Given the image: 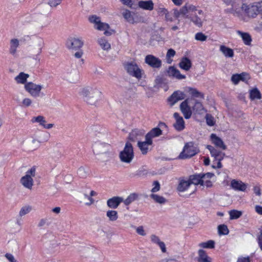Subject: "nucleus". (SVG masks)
<instances>
[{
    "mask_svg": "<svg viewBox=\"0 0 262 262\" xmlns=\"http://www.w3.org/2000/svg\"><path fill=\"white\" fill-rule=\"evenodd\" d=\"M78 94L85 102L91 105L101 100L102 97L100 89L93 85L82 86L79 89Z\"/></svg>",
    "mask_w": 262,
    "mask_h": 262,
    "instance_id": "obj_1",
    "label": "nucleus"
},
{
    "mask_svg": "<svg viewBox=\"0 0 262 262\" xmlns=\"http://www.w3.org/2000/svg\"><path fill=\"white\" fill-rule=\"evenodd\" d=\"M107 134L98 133L94 138L95 142L93 144L92 148L93 152L96 155H99L107 152H111V146L110 144L101 141H107Z\"/></svg>",
    "mask_w": 262,
    "mask_h": 262,
    "instance_id": "obj_2",
    "label": "nucleus"
},
{
    "mask_svg": "<svg viewBox=\"0 0 262 262\" xmlns=\"http://www.w3.org/2000/svg\"><path fill=\"white\" fill-rule=\"evenodd\" d=\"M89 20L94 25V28L99 31H103L106 36H110L114 32L107 23L102 22L101 18L96 15H92L89 17Z\"/></svg>",
    "mask_w": 262,
    "mask_h": 262,
    "instance_id": "obj_3",
    "label": "nucleus"
},
{
    "mask_svg": "<svg viewBox=\"0 0 262 262\" xmlns=\"http://www.w3.org/2000/svg\"><path fill=\"white\" fill-rule=\"evenodd\" d=\"M198 152L199 149L194 146L193 142H187L185 143L178 159L180 160L189 159L197 154Z\"/></svg>",
    "mask_w": 262,
    "mask_h": 262,
    "instance_id": "obj_4",
    "label": "nucleus"
},
{
    "mask_svg": "<svg viewBox=\"0 0 262 262\" xmlns=\"http://www.w3.org/2000/svg\"><path fill=\"white\" fill-rule=\"evenodd\" d=\"M35 174L36 168L35 167H32L26 171L25 176L21 178L20 183L25 188L32 190L34 185L33 178L35 177Z\"/></svg>",
    "mask_w": 262,
    "mask_h": 262,
    "instance_id": "obj_5",
    "label": "nucleus"
},
{
    "mask_svg": "<svg viewBox=\"0 0 262 262\" xmlns=\"http://www.w3.org/2000/svg\"><path fill=\"white\" fill-rule=\"evenodd\" d=\"M134 155L133 147L129 142H127L122 151L120 153V158L122 162L129 163L133 159Z\"/></svg>",
    "mask_w": 262,
    "mask_h": 262,
    "instance_id": "obj_6",
    "label": "nucleus"
},
{
    "mask_svg": "<svg viewBox=\"0 0 262 262\" xmlns=\"http://www.w3.org/2000/svg\"><path fill=\"white\" fill-rule=\"evenodd\" d=\"M125 69L130 75L138 79L142 78L144 73L143 71L134 62L127 63L125 65Z\"/></svg>",
    "mask_w": 262,
    "mask_h": 262,
    "instance_id": "obj_7",
    "label": "nucleus"
},
{
    "mask_svg": "<svg viewBox=\"0 0 262 262\" xmlns=\"http://www.w3.org/2000/svg\"><path fill=\"white\" fill-rule=\"evenodd\" d=\"M207 148L209 150L211 157L214 158V161H216V167L221 168L222 167L221 161L225 156V154L211 145H207Z\"/></svg>",
    "mask_w": 262,
    "mask_h": 262,
    "instance_id": "obj_8",
    "label": "nucleus"
},
{
    "mask_svg": "<svg viewBox=\"0 0 262 262\" xmlns=\"http://www.w3.org/2000/svg\"><path fill=\"white\" fill-rule=\"evenodd\" d=\"M45 46V41L42 37H37L32 42L31 47V52L35 55H39L42 52Z\"/></svg>",
    "mask_w": 262,
    "mask_h": 262,
    "instance_id": "obj_9",
    "label": "nucleus"
},
{
    "mask_svg": "<svg viewBox=\"0 0 262 262\" xmlns=\"http://www.w3.org/2000/svg\"><path fill=\"white\" fill-rule=\"evenodd\" d=\"M25 89L32 97H38L40 96L42 86L29 82L25 84Z\"/></svg>",
    "mask_w": 262,
    "mask_h": 262,
    "instance_id": "obj_10",
    "label": "nucleus"
},
{
    "mask_svg": "<svg viewBox=\"0 0 262 262\" xmlns=\"http://www.w3.org/2000/svg\"><path fill=\"white\" fill-rule=\"evenodd\" d=\"M66 45L68 49L76 51L82 48L83 46V41L81 38L73 37L69 39Z\"/></svg>",
    "mask_w": 262,
    "mask_h": 262,
    "instance_id": "obj_11",
    "label": "nucleus"
},
{
    "mask_svg": "<svg viewBox=\"0 0 262 262\" xmlns=\"http://www.w3.org/2000/svg\"><path fill=\"white\" fill-rule=\"evenodd\" d=\"M122 15L125 20L130 24L138 23L141 21V17L137 13H132L128 10H125Z\"/></svg>",
    "mask_w": 262,
    "mask_h": 262,
    "instance_id": "obj_12",
    "label": "nucleus"
},
{
    "mask_svg": "<svg viewBox=\"0 0 262 262\" xmlns=\"http://www.w3.org/2000/svg\"><path fill=\"white\" fill-rule=\"evenodd\" d=\"M247 187L248 184L241 180L233 179L230 182V187L235 191L245 192L246 191Z\"/></svg>",
    "mask_w": 262,
    "mask_h": 262,
    "instance_id": "obj_13",
    "label": "nucleus"
},
{
    "mask_svg": "<svg viewBox=\"0 0 262 262\" xmlns=\"http://www.w3.org/2000/svg\"><path fill=\"white\" fill-rule=\"evenodd\" d=\"M32 123H37L42 127L45 129H50L54 126L53 123H47L45 117L42 116H37L33 117L31 119Z\"/></svg>",
    "mask_w": 262,
    "mask_h": 262,
    "instance_id": "obj_14",
    "label": "nucleus"
},
{
    "mask_svg": "<svg viewBox=\"0 0 262 262\" xmlns=\"http://www.w3.org/2000/svg\"><path fill=\"white\" fill-rule=\"evenodd\" d=\"M145 62L154 68H159L162 64L161 60L152 55H148L145 57Z\"/></svg>",
    "mask_w": 262,
    "mask_h": 262,
    "instance_id": "obj_15",
    "label": "nucleus"
},
{
    "mask_svg": "<svg viewBox=\"0 0 262 262\" xmlns=\"http://www.w3.org/2000/svg\"><path fill=\"white\" fill-rule=\"evenodd\" d=\"M180 108L185 119L190 118L192 113L190 107L188 105V100H185L181 103Z\"/></svg>",
    "mask_w": 262,
    "mask_h": 262,
    "instance_id": "obj_16",
    "label": "nucleus"
},
{
    "mask_svg": "<svg viewBox=\"0 0 262 262\" xmlns=\"http://www.w3.org/2000/svg\"><path fill=\"white\" fill-rule=\"evenodd\" d=\"M185 98V95L183 92L180 91H177L174 92L168 100L170 106H172L177 102L183 100Z\"/></svg>",
    "mask_w": 262,
    "mask_h": 262,
    "instance_id": "obj_17",
    "label": "nucleus"
},
{
    "mask_svg": "<svg viewBox=\"0 0 262 262\" xmlns=\"http://www.w3.org/2000/svg\"><path fill=\"white\" fill-rule=\"evenodd\" d=\"M213 173H201V186L210 187L212 186L211 179L214 177Z\"/></svg>",
    "mask_w": 262,
    "mask_h": 262,
    "instance_id": "obj_18",
    "label": "nucleus"
},
{
    "mask_svg": "<svg viewBox=\"0 0 262 262\" xmlns=\"http://www.w3.org/2000/svg\"><path fill=\"white\" fill-rule=\"evenodd\" d=\"M152 140L145 138V141H138V146L140 149L142 154L146 155L149 150V147L152 145Z\"/></svg>",
    "mask_w": 262,
    "mask_h": 262,
    "instance_id": "obj_19",
    "label": "nucleus"
},
{
    "mask_svg": "<svg viewBox=\"0 0 262 262\" xmlns=\"http://www.w3.org/2000/svg\"><path fill=\"white\" fill-rule=\"evenodd\" d=\"M210 140L212 143L217 148L222 150H226L227 149V146L225 145L223 141L215 134H211Z\"/></svg>",
    "mask_w": 262,
    "mask_h": 262,
    "instance_id": "obj_20",
    "label": "nucleus"
},
{
    "mask_svg": "<svg viewBox=\"0 0 262 262\" xmlns=\"http://www.w3.org/2000/svg\"><path fill=\"white\" fill-rule=\"evenodd\" d=\"M173 117L176 119V122L173 124L174 128L178 131H181L185 128V122L182 117L178 113H174Z\"/></svg>",
    "mask_w": 262,
    "mask_h": 262,
    "instance_id": "obj_21",
    "label": "nucleus"
},
{
    "mask_svg": "<svg viewBox=\"0 0 262 262\" xmlns=\"http://www.w3.org/2000/svg\"><path fill=\"white\" fill-rule=\"evenodd\" d=\"M190 189L189 191L190 193H193L195 191L193 186H192L189 180H182L181 181L178 187V189L180 191H184Z\"/></svg>",
    "mask_w": 262,
    "mask_h": 262,
    "instance_id": "obj_22",
    "label": "nucleus"
},
{
    "mask_svg": "<svg viewBox=\"0 0 262 262\" xmlns=\"http://www.w3.org/2000/svg\"><path fill=\"white\" fill-rule=\"evenodd\" d=\"M144 132L142 130L134 129L129 135V140L132 142L140 141L139 140L144 136Z\"/></svg>",
    "mask_w": 262,
    "mask_h": 262,
    "instance_id": "obj_23",
    "label": "nucleus"
},
{
    "mask_svg": "<svg viewBox=\"0 0 262 262\" xmlns=\"http://www.w3.org/2000/svg\"><path fill=\"white\" fill-rule=\"evenodd\" d=\"M123 201L121 197L114 196L107 201V205L108 207L113 209L117 208L120 204Z\"/></svg>",
    "mask_w": 262,
    "mask_h": 262,
    "instance_id": "obj_24",
    "label": "nucleus"
},
{
    "mask_svg": "<svg viewBox=\"0 0 262 262\" xmlns=\"http://www.w3.org/2000/svg\"><path fill=\"white\" fill-rule=\"evenodd\" d=\"M167 72L169 76L174 77L179 80L186 78L185 75L181 74L180 72L174 67H170L167 70Z\"/></svg>",
    "mask_w": 262,
    "mask_h": 262,
    "instance_id": "obj_25",
    "label": "nucleus"
},
{
    "mask_svg": "<svg viewBox=\"0 0 262 262\" xmlns=\"http://www.w3.org/2000/svg\"><path fill=\"white\" fill-rule=\"evenodd\" d=\"M19 46V41L17 38H12L10 40L9 53L13 56L17 55V49Z\"/></svg>",
    "mask_w": 262,
    "mask_h": 262,
    "instance_id": "obj_26",
    "label": "nucleus"
},
{
    "mask_svg": "<svg viewBox=\"0 0 262 262\" xmlns=\"http://www.w3.org/2000/svg\"><path fill=\"white\" fill-rule=\"evenodd\" d=\"M179 66L181 69L188 71L192 67V62L189 58L184 57L181 59Z\"/></svg>",
    "mask_w": 262,
    "mask_h": 262,
    "instance_id": "obj_27",
    "label": "nucleus"
},
{
    "mask_svg": "<svg viewBox=\"0 0 262 262\" xmlns=\"http://www.w3.org/2000/svg\"><path fill=\"white\" fill-rule=\"evenodd\" d=\"M138 7L143 10L152 11L154 4L152 0L140 1L138 2Z\"/></svg>",
    "mask_w": 262,
    "mask_h": 262,
    "instance_id": "obj_28",
    "label": "nucleus"
},
{
    "mask_svg": "<svg viewBox=\"0 0 262 262\" xmlns=\"http://www.w3.org/2000/svg\"><path fill=\"white\" fill-rule=\"evenodd\" d=\"M198 262H212V259L204 250L200 249L198 251Z\"/></svg>",
    "mask_w": 262,
    "mask_h": 262,
    "instance_id": "obj_29",
    "label": "nucleus"
},
{
    "mask_svg": "<svg viewBox=\"0 0 262 262\" xmlns=\"http://www.w3.org/2000/svg\"><path fill=\"white\" fill-rule=\"evenodd\" d=\"M80 200V203L89 206L94 203V200L86 192L81 195Z\"/></svg>",
    "mask_w": 262,
    "mask_h": 262,
    "instance_id": "obj_30",
    "label": "nucleus"
},
{
    "mask_svg": "<svg viewBox=\"0 0 262 262\" xmlns=\"http://www.w3.org/2000/svg\"><path fill=\"white\" fill-rule=\"evenodd\" d=\"M220 51L225 57L232 58L234 56L233 50L225 45H222L220 46Z\"/></svg>",
    "mask_w": 262,
    "mask_h": 262,
    "instance_id": "obj_31",
    "label": "nucleus"
},
{
    "mask_svg": "<svg viewBox=\"0 0 262 262\" xmlns=\"http://www.w3.org/2000/svg\"><path fill=\"white\" fill-rule=\"evenodd\" d=\"M106 216L110 222H115L119 218L118 212L115 210H108L106 212Z\"/></svg>",
    "mask_w": 262,
    "mask_h": 262,
    "instance_id": "obj_32",
    "label": "nucleus"
},
{
    "mask_svg": "<svg viewBox=\"0 0 262 262\" xmlns=\"http://www.w3.org/2000/svg\"><path fill=\"white\" fill-rule=\"evenodd\" d=\"M192 186L195 189V186L200 185L201 186V173L191 176L189 179Z\"/></svg>",
    "mask_w": 262,
    "mask_h": 262,
    "instance_id": "obj_33",
    "label": "nucleus"
},
{
    "mask_svg": "<svg viewBox=\"0 0 262 262\" xmlns=\"http://www.w3.org/2000/svg\"><path fill=\"white\" fill-rule=\"evenodd\" d=\"M162 134V130L158 127L152 129L146 135L145 138L152 140L153 138L159 136Z\"/></svg>",
    "mask_w": 262,
    "mask_h": 262,
    "instance_id": "obj_34",
    "label": "nucleus"
},
{
    "mask_svg": "<svg viewBox=\"0 0 262 262\" xmlns=\"http://www.w3.org/2000/svg\"><path fill=\"white\" fill-rule=\"evenodd\" d=\"M237 33L242 38L245 45H250L251 44L252 39L249 33L241 31H237Z\"/></svg>",
    "mask_w": 262,
    "mask_h": 262,
    "instance_id": "obj_35",
    "label": "nucleus"
},
{
    "mask_svg": "<svg viewBox=\"0 0 262 262\" xmlns=\"http://www.w3.org/2000/svg\"><path fill=\"white\" fill-rule=\"evenodd\" d=\"M29 77V74H26L24 72H21L18 75L15 77V80L17 83L25 84Z\"/></svg>",
    "mask_w": 262,
    "mask_h": 262,
    "instance_id": "obj_36",
    "label": "nucleus"
},
{
    "mask_svg": "<svg viewBox=\"0 0 262 262\" xmlns=\"http://www.w3.org/2000/svg\"><path fill=\"white\" fill-rule=\"evenodd\" d=\"M98 42L101 48L105 51H108L111 49V46L110 42L104 37L98 39Z\"/></svg>",
    "mask_w": 262,
    "mask_h": 262,
    "instance_id": "obj_37",
    "label": "nucleus"
},
{
    "mask_svg": "<svg viewBox=\"0 0 262 262\" xmlns=\"http://www.w3.org/2000/svg\"><path fill=\"white\" fill-rule=\"evenodd\" d=\"M187 17L189 18L195 25L199 27H201L202 26V19L196 15V14H194L193 15H191L189 17L188 16H187Z\"/></svg>",
    "mask_w": 262,
    "mask_h": 262,
    "instance_id": "obj_38",
    "label": "nucleus"
},
{
    "mask_svg": "<svg viewBox=\"0 0 262 262\" xmlns=\"http://www.w3.org/2000/svg\"><path fill=\"white\" fill-rule=\"evenodd\" d=\"M150 197L156 203L163 204L166 202V200L162 196L155 193H151Z\"/></svg>",
    "mask_w": 262,
    "mask_h": 262,
    "instance_id": "obj_39",
    "label": "nucleus"
},
{
    "mask_svg": "<svg viewBox=\"0 0 262 262\" xmlns=\"http://www.w3.org/2000/svg\"><path fill=\"white\" fill-rule=\"evenodd\" d=\"M215 242L209 240L205 242H202L199 244V246L202 248L213 249L214 248Z\"/></svg>",
    "mask_w": 262,
    "mask_h": 262,
    "instance_id": "obj_40",
    "label": "nucleus"
},
{
    "mask_svg": "<svg viewBox=\"0 0 262 262\" xmlns=\"http://www.w3.org/2000/svg\"><path fill=\"white\" fill-rule=\"evenodd\" d=\"M250 98L251 100L260 99L261 94L257 89H253L250 91Z\"/></svg>",
    "mask_w": 262,
    "mask_h": 262,
    "instance_id": "obj_41",
    "label": "nucleus"
},
{
    "mask_svg": "<svg viewBox=\"0 0 262 262\" xmlns=\"http://www.w3.org/2000/svg\"><path fill=\"white\" fill-rule=\"evenodd\" d=\"M188 13L190 16L196 14V12L200 15L203 14V11L201 10H198L195 6L191 5H187Z\"/></svg>",
    "mask_w": 262,
    "mask_h": 262,
    "instance_id": "obj_42",
    "label": "nucleus"
},
{
    "mask_svg": "<svg viewBox=\"0 0 262 262\" xmlns=\"http://www.w3.org/2000/svg\"><path fill=\"white\" fill-rule=\"evenodd\" d=\"M242 211L237 210H232L229 212L230 220H235L239 218L242 215Z\"/></svg>",
    "mask_w": 262,
    "mask_h": 262,
    "instance_id": "obj_43",
    "label": "nucleus"
},
{
    "mask_svg": "<svg viewBox=\"0 0 262 262\" xmlns=\"http://www.w3.org/2000/svg\"><path fill=\"white\" fill-rule=\"evenodd\" d=\"M138 195L136 193L130 194L125 200H123V202L125 205H128L137 199Z\"/></svg>",
    "mask_w": 262,
    "mask_h": 262,
    "instance_id": "obj_44",
    "label": "nucleus"
},
{
    "mask_svg": "<svg viewBox=\"0 0 262 262\" xmlns=\"http://www.w3.org/2000/svg\"><path fill=\"white\" fill-rule=\"evenodd\" d=\"M188 92L192 96L204 98V95L195 89L189 88L188 89Z\"/></svg>",
    "mask_w": 262,
    "mask_h": 262,
    "instance_id": "obj_45",
    "label": "nucleus"
},
{
    "mask_svg": "<svg viewBox=\"0 0 262 262\" xmlns=\"http://www.w3.org/2000/svg\"><path fill=\"white\" fill-rule=\"evenodd\" d=\"M218 232L220 235H227L229 233L228 227L225 225H220L217 227Z\"/></svg>",
    "mask_w": 262,
    "mask_h": 262,
    "instance_id": "obj_46",
    "label": "nucleus"
},
{
    "mask_svg": "<svg viewBox=\"0 0 262 262\" xmlns=\"http://www.w3.org/2000/svg\"><path fill=\"white\" fill-rule=\"evenodd\" d=\"M26 146L31 149H35L39 145V142L35 140L31 141H27L26 142Z\"/></svg>",
    "mask_w": 262,
    "mask_h": 262,
    "instance_id": "obj_47",
    "label": "nucleus"
},
{
    "mask_svg": "<svg viewBox=\"0 0 262 262\" xmlns=\"http://www.w3.org/2000/svg\"><path fill=\"white\" fill-rule=\"evenodd\" d=\"M32 210V208L30 206H26L21 208L19 211V215L20 216H23L25 215L26 214L29 213Z\"/></svg>",
    "mask_w": 262,
    "mask_h": 262,
    "instance_id": "obj_48",
    "label": "nucleus"
},
{
    "mask_svg": "<svg viewBox=\"0 0 262 262\" xmlns=\"http://www.w3.org/2000/svg\"><path fill=\"white\" fill-rule=\"evenodd\" d=\"M195 39L200 41H205L207 38V36L202 32H199L195 34Z\"/></svg>",
    "mask_w": 262,
    "mask_h": 262,
    "instance_id": "obj_49",
    "label": "nucleus"
},
{
    "mask_svg": "<svg viewBox=\"0 0 262 262\" xmlns=\"http://www.w3.org/2000/svg\"><path fill=\"white\" fill-rule=\"evenodd\" d=\"M83 55V51L81 49H78L76 51V52L74 53L73 55L77 59H80L81 58V61L82 63H84V60L81 57H82Z\"/></svg>",
    "mask_w": 262,
    "mask_h": 262,
    "instance_id": "obj_50",
    "label": "nucleus"
},
{
    "mask_svg": "<svg viewBox=\"0 0 262 262\" xmlns=\"http://www.w3.org/2000/svg\"><path fill=\"white\" fill-rule=\"evenodd\" d=\"M32 100L31 99L29 98H24L21 102V106L23 107H28L32 105Z\"/></svg>",
    "mask_w": 262,
    "mask_h": 262,
    "instance_id": "obj_51",
    "label": "nucleus"
},
{
    "mask_svg": "<svg viewBox=\"0 0 262 262\" xmlns=\"http://www.w3.org/2000/svg\"><path fill=\"white\" fill-rule=\"evenodd\" d=\"M206 123L210 126H213L215 124L213 117L209 114H206L205 116Z\"/></svg>",
    "mask_w": 262,
    "mask_h": 262,
    "instance_id": "obj_52",
    "label": "nucleus"
},
{
    "mask_svg": "<svg viewBox=\"0 0 262 262\" xmlns=\"http://www.w3.org/2000/svg\"><path fill=\"white\" fill-rule=\"evenodd\" d=\"M194 108L196 110V111L199 113L201 114L203 113V111L206 112L203 106V105L201 103L199 102H196L195 105L194 106Z\"/></svg>",
    "mask_w": 262,
    "mask_h": 262,
    "instance_id": "obj_53",
    "label": "nucleus"
},
{
    "mask_svg": "<svg viewBox=\"0 0 262 262\" xmlns=\"http://www.w3.org/2000/svg\"><path fill=\"white\" fill-rule=\"evenodd\" d=\"M121 3L130 8H132L133 6L137 2L136 0H120Z\"/></svg>",
    "mask_w": 262,
    "mask_h": 262,
    "instance_id": "obj_54",
    "label": "nucleus"
},
{
    "mask_svg": "<svg viewBox=\"0 0 262 262\" xmlns=\"http://www.w3.org/2000/svg\"><path fill=\"white\" fill-rule=\"evenodd\" d=\"M152 186H154L151 191L152 193H154L158 191L160 189V184L159 182L155 181L153 182Z\"/></svg>",
    "mask_w": 262,
    "mask_h": 262,
    "instance_id": "obj_55",
    "label": "nucleus"
},
{
    "mask_svg": "<svg viewBox=\"0 0 262 262\" xmlns=\"http://www.w3.org/2000/svg\"><path fill=\"white\" fill-rule=\"evenodd\" d=\"M157 11L159 15H165L168 13V11L167 10V9L163 7L159 6L157 9Z\"/></svg>",
    "mask_w": 262,
    "mask_h": 262,
    "instance_id": "obj_56",
    "label": "nucleus"
},
{
    "mask_svg": "<svg viewBox=\"0 0 262 262\" xmlns=\"http://www.w3.org/2000/svg\"><path fill=\"white\" fill-rule=\"evenodd\" d=\"M77 173L80 177L83 178L86 177L88 172L83 167H80L78 169Z\"/></svg>",
    "mask_w": 262,
    "mask_h": 262,
    "instance_id": "obj_57",
    "label": "nucleus"
},
{
    "mask_svg": "<svg viewBox=\"0 0 262 262\" xmlns=\"http://www.w3.org/2000/svg\"><path fill=\"white\" fill-rule=\"evenodd\" d=\"M241 74H234L231 77V81L234 84H237L240 81Z\"/></svg>",
    "mask_w": 262,
    "mask_h": 262,
    "instance_id": "obj_58",
    "label": "nucleus"
},
{
    "mask_svg": "<svg viewBox=\"0 0 262 262\" xmlns=\"http://www.w3.org/2000/svg\"><path fill=\"white\" fill-rule=\"evenodd\" d=\"M5 256L10 262H18L11 253H7L5 255Z\"/></svg>",
    "mask_w": 262,
    "mask_h": 262,
    "instance_id": "obj_59",
    "label": "nucleus"
},
{
    "mask_svg": "<svg viewBox=\"0 0 262 262\" xmlns=\"http://www.w3.org/2000/svg\"><path fill=\"white\" fill-rule=\"evenodd\" d=\"M150 238L151 241L153 243L156 244L158 245H159L160 244V243H161L162 242L159 238V237L155 235H151Z\"/></svg>",
    "mask_w": 262,
    "mask_h": 262,
    "instance_id": "obj_60",
    "label": "nucleus"
},
{
    "mask_svg": "<svg viewBox=\"0 0 262 262\" xmlns=\"http://www.w3.org/2000/svg\"><path fill=\"white\" fill-rule=\"evenodd\" d=\"M241 74L240 80L243 81L247 82L250 79L249 75L246 73H242Z\"/></svg>",
    "mask_w": 262,
    "mask_h": 262,
    "instance_id": "obj_61",
    "label": "nucleus"
},
{
    "mask_svg": "<svg viewBox=\"0 0 262 262\" xmlns=\"http://www.w3.org/2000/svg\"><path fill=\"white\" fill-rule=\"evenodd\" d=\"M136 231L140 235L145 236L146 235V233L144 228L142 226H139L137 228Z\"/></svg>",
    "mask_w": 262,
    "mask_h": 262,
    "instance_id": "obj_62",
    "label": "nucleus"
},
{
    "mask_svg": "<svg viewBox=\"0 0 262 262\" xmlns=\"http://www.w3.org/2000/svg\"><path fill=\"white\" fill-rule=\"evenodd\" d=\"M176 55V52L174 50L170 49L167 51L166 58L167 59L173 57Z\"/></svg>",
    "mask_w": 262,
    "mask_h": 262,
    "instance_id": "obj_63",
    "label": "nucleus"
},
{
    "mask_svg": "<svg viewBox=\"0 0 262 262\" xmlns=\"http://www.w3.org/2000/svg\"><path fill=\"white\" fill-rule=\"evenodd\" d=\"M180 13H181V14L184 15L189 14L187 5H185L184 6L182 7L181 8V9L180 10Z\"/></svg>",
    "mask_w": 262,
    "mask_h": 262,
    "instance_id": "obj_64",
    "label": "nucleus"
}]
</instances>
